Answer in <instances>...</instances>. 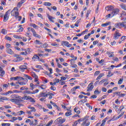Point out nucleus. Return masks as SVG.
Returning a JSON list of instances; mask_svg holds the SVG:
<instances>
[{"mask_svg": "<svg viewBox=\"0 0 126 126\" xmlns=\"http://www.w3.org/2000/svg\"><path fill=\"white\" fill-rule=\"evenodd\" d=\"M120 12V9L119 8H114L112 11L111 12V17H114L115 15H117V14H119Z\"/></svg>", "mask_w": 126, "mask_h": 126, "instance_id": "nucleus-5", "label": "nucleus"}, {"mask_svg": "<svg viewBox=\"0 0 126 126\" xmlns=\"http://www.w3.org/2000/svg\"><path fill=\"white\" fill-rule=\"evenodd\" d=\"M27 66L24 65H22L19 67V69L23 71L25 70V69H27Z\"/></svg>", "mask_w": 126, "mask_h": 126, "instance_id": "nucleus-23", "label": "nucleus"}, {"mask_svg": "<svg viewBox=\"0 0 126 126\" xmlns=\"http://www.w3.org/2000/svg\"><path fill=\"white\" fill-rule=\"evenodd\" d=\"M93 88H94V86H93V83H90L88 86V90L87 91H91Z\"/></svg>", "mask_w": 126, "mask_h": 126, "instance_id": "nucleus-12", "label": "nucleus"}, {"mask_svg": "<svg viewBox=\"0 0 126 126\" xmlns=\"http://www.w3.org/2000/svg\"><path fill=\"white\" fill-rule=\"evenodd\" d=\"M123 81H124V78L120 79V80L118 81V84H122V83H123Z\"/></svg>", "mask_w": 126, "mask_h": 126, "instance_id": "nucleus-40", "label": "nucleus"}, {"mask_svg": "<svg viewBox=\"0 0 126 126\" xmlns=\"http://www.w3.org/2000/svg\"><path fill=\"white\" fill-rule=\"evenodd\" d=\"M38 92H39V90L38 89H36L35 91H32V93H33V94H36V93H38Z\"/></svg>", "mask_w": 126, "mask_h": 126, "instance_id": "nucleus-60", "label": "nucleus"}, {"mask_svg": "<svg viewBox=\"0 0 126 126\" xmlns=\"http://www.w3.org/2000/svg\"><path fill=\"white\" fill-rule=\"evenodd\" d=\"M12 16H15V18L17 19L18 15H19V12H18V8L17 7H14L11 12Z\"/></svg>", "mask_w": 126, "mask_h": 126, "instance_id": "nucleus-2", "label": "nucleus"}, {"mask_svg": "<svg viewBox=\"0 0 126 126\" xmlns=\"http://www.w3.org/2000/svg\"><path fill=\"white\" fill-rule=\"evenodd\" d=\"M109 23H106L105 24H102L101 25V26L102 27H107V26H108V25H109Z\"/></svg>", "mask_w": 126, "mask_h": 126, "instance_id": "nucleus-49", "label": "nucleus"}, {"mask_svg": "<svg viewBox=\"0 0 126 126\" xmlns=\"http://www.w3.org/2000/svg\"><path fill=\"white\" fill-rule=\"evenodd\" d=\"M78 123L79 122H78V120L75 121L74 123L73 126H77V125H78Z\"/></svg>", "mask_w": 126, "mask_h": 126, "instance_id": "nucleus-61", "label": "nucleus"}, {"mask_svg": "<svg viewBox=\"0 0 126 126\" xmlns=\"http://www.w3.org/2000/svg\"><path fill=\"white\" fill-rule=\"evenodd\" d=\"M72 113H71V110L70 111V112H67L65 114V116L66 117H69V116H71Z\"/></svg>", "mask_w": 126, "mask_h": 126, "instance_id": "nucleus-30", "label": "nucleus"}, {"mask_svg": "<svg viewBox=\"0 0 126 126\" xmlns=\"http://www.w3.org/2000/svg\"><path fill=\"white\" fill-rule=\"evenodd\" d=\"M10 13V9L6 12L3 18L4 22H6L8 20V14Z\"/></svg>", "mask_w": 126, "mask_h": 126, "instance_id": "nucleus-10", "label": "nucleus"}, {"mask_svg": "<svg viewBox=\"0 0 126 126\" xmlns=\"http://www.w3.org/2000/svg\"><path fill=\"white\" fill-rule=\"evenodd\" d=\"M53 120H51L48 123V124L46 125V126H51L52 125H53Z\"/></svg>", "mask_w": 126, "mask_h": 126, "instance_id": "nucleus-37", "label": "nucleus"}, {"mask_svg": "<svg viewBox=\"0 0 126 126\" xmlns=\"http://www.w3.org/2000/svg\"><path fill=\"white\" fill-rule=\"evenodd\" d=\"M18 81H20V80H25L26 81V83L28 82V80L27 79L24 78L22 77L17 76V80Z\"/></svg>", "mask_w": 126, "mask_h": 126, "instance_id": "nucleus-16", "label": "nucleus"}, {"mask_svg": "<svg viewBox=\"0 0 126 126\" xmlns=\"http://www.w3.org/2000/svg\"><path fill=\"white\" fill-rule=\"evenodd\" d=\"M87 102V99H84V100H81L78 102L79 105H81L82 103H85Z\"/></svg>", "mask_w": 126, "mask_h": 126, "instance_id": "nucleus-32", "label": "nucleus"}, {"mask_svg": "<svg viewBox=\"0 0 126 126\" xmlns=\"http://www.w3.org/2000/svg\"><path fill=\"white\" fill-rule=\"evenodd\" d=\"M43 5L45 6H51V5H52V3L49 2H44Z\"/></svg>", "mask_w": 126, "mask_h": 126, "instance_id": "nucleus-28", "label": "nucleus"}, {"mask_svg": "<svg viewBox=\"0 0 126 126\" xmlns=\"http://www.w3.org/2000/svg\"><path fill=\"white\" fill-rule=\"evenodd\" d=\"M2 126H10V124L9 123H2L1 124Z\"/></svg>", "mask_w": 126, "mask_h": 126, "instance_id": "nucleus-45", "label": "nucleus"}, {"mask_svg": "<svg viewBox=\"0 0 126 126\" xmlns=\"http://www.w3.org/2000/svg\"><path fill=\"white\" fill-rule=\"evenodd\" d=\"M103 76H104V73L100 74L99 76L96 78V80H99V79H101Z\"/></svg>", "mask_w": 126, "mask_h": 126, "instance_id": "nucleus-27", "label": "nucleus"}, {"mask_svg": "<svg viewBox=\"0 0 126 126\" xmlns=\"http://www.w3.org/2000/svg\"><path fill=\"white\" fill-rule=\"evenodd\" d=\"M111 46H115V45H116V44H117V42H116V41H114L113 42H111L110 43Z\"/></svg>", "mask_w": 126, "mask_h": 126, "instance_id": "nucleus-59", "label": "nucleus"}, {"mask_svg": "<svg viewBox=\"0 0 126 126\" xmlns=\"http://www.w3.org/2000/svg\"><path fill=\"white\" fill-rule=\"evenodd\" d=\"M111 76H113V74H112V72L109 71L108 75H107V77H111Z\"/></svg>", "mask_w": 126, "mask_h": 126, "instance_id": "nucleus-48", "label": "nucleus"}, {"mask_svg": "<svg viewBox=\"0 0 126 126\" xmlns=\"http://www.w3.org/2000/svg\"><path fill=\"white\" fill-rule=\"evenodd\" d=\"M11 80H17V77H13L10 78Z\"/></svg>", "mask_w": 126, "mask_h": 126, "instance_id": "nucleus-57", "label": "nucleus"}, {"mask_svg": "<svg viewBox=\"0 0 126 126\" xmlns=\"http://www.w3.org/2000/svg\"><path fill=\"white\" fill-rule=\"evenodd\" d=\"M123 22L121 23H117L114 25L115 27L116 28H119V29H121V28H123Z\"/></svg>", "mask_w": 126, "mask_h": 126, "instance_id": "nucleus-11", "label": "nucleus"}, {"mask_svg": "<svg viewBox=\"0 0 126 126\" xmlns=\"http://www.w3.org/2000/svg\"><path fill=\"white\" fill-rule=\"evenodd\" d=\"M25 2V1H24V0H21V1L18 3V6L20 7V6H21Z\"/></svg>", "mask_w": 126, "mask_h": 126, "instance_id": "nucleus-29", "label": "nucleus"}, {"mask_svg": "<svg viewBox=\"0 0 126 126\" xmlns=\"http://www.w3.org/2000/svg\"><path fill=\"white\" fill-rule=\"evenodd\" d=\"M13 93H21L22 92L21 91H18L16 90H15L12 91Z\"/></svg>", "mask_w": 126, "mask_h": 126, "instance_id": "nucleus-46", "label": "nucleus"}, {"mask_svg": "<svg viewBox=\"0 0 126 126\" xmlns=\"http://www.w3.org/2000/svg\"><path fill=\"white\" fill-rule=\"evenodd\" d=\"M115 8L112 5L108 6L105 7L106 10L107 11H113Z\"/></svg>", "mask_w": 126, "mask_h": 126, "instance_id": "nucleus-13", "label": "nucleus"}, {"mask_svg": "<svg viewBox=\"0 0 126 126\" xmlns=\"http://www.w3.org/2000/svg\"><path fill=\"white\" fill-rule=\"evenodd\" d=\"M118 96H119V97H125V96H126V94H118Z\"/></svg>", "mask_w": 126, "mask_h": 126, "instance_id": "nucleus-58", "label": "nucleus"}, {"mask_svg": "<svg viewBox=\"0 0 126 126\" xmlns=\"http://www.w3.org/2000/svg\"><path fill=\"white\" fill-rule=\"evenodd\" d=\"M1 33L2 34H4V35H6V34H7V31L2 29L1 31Z\"/></svg>", "mask_w": 126, "mask_h": 126, "instance_id": "nucleus-36", "label": "nucleus"}, {"mask_svg": "<svg viewBox=\"0 0 126 126\" xmlns=\"http://www.w3.org/2000/svg\"><path fill=\"white\" fill-rule=\"evenodd\" d=\"M19 116H21V115H25V113L23 111H20L19 112Z\"/></svg>", "mask_w": 126, "mask_h": 126, "instance_id": "nucleus-50", "label": "nucleus"}, {"mask_svg": "<svg viewBox=\"0 0 126 126\" xmlns=\"http://www.w3.org/2000/svg\"><path fill=\"white\" fill-rule=\"evenodd\" d=\"M18 81H20V80H25L26 81V83L28 82V80L27 79L24 78L22 77L17 76V80Z\"/></svg>", "mask_w": 126, "mask_h": 126, "instance_id": "nucleus-15", "label": "nucleus"}, {"mask_svg": "<svg viewBox=\"0 0 126 126\" xmlns=\"http://www.w3.org/2000/svg\"><path fill=\"white\" fill-rule=\"evenodd\" d=\"M28 109H30V110H31L30 111L32 113H33H33H35V112H36V109H35V107H32L31 106H29L28 107Z\"/></svg>", "mask_w": 126, "mask_h": 126, "instance_id": "nucleus-19", "label": "nucleus"}, {"mask_svg": "<svg viewBox=\"0 0 126 126\" xmlns=\"http://www.w3.org/2000/svg\"><path fill=\"white\" fill-rule=\"evenodd\" d=\"M34 43L36 45H43V43H42L40 40L38 39H36L35 41H34Z\"/></svg>", "mask_w": 126, "mask_h": 126, "instance_id": "nucleus-24", "label": "nucleus"}, {"mask_svg": "<svg viewBox=\"0 0 126 126\" xmlns=\"http://www.w3.org/2000/svg\"><path fill=\"white\" fill-rule=\"evenodd\" d=\"M47 17L50 21H51V22H53V23H55V21H54L53 19H56V18L53 17L49 14H47Z\"/></svg>", "mask_w": 126, "mask_h": 126, "instance_id": "nucleus-14", "label": "nucleus"}, {"mask_svg": "<svg viewBox=\"0 0 126 126\" xmlns=\"http://www.w3.org/2000/svg\"><path fill=\"white\" fill-rule=\"evenodd\" d=\"M125 114V112H122L119 116L117 117V119L119 120L120 118H122V116Z\"/></svg>", "mask_w": 126, "mask_h": 126, "instance_id": "nucleus-41", "label": "nucleus"}, {"mask_svg": "<svg viewBox=\"0 0 126 126\" xmlns=\"http://www.w3.org/2000/svg\"><path fill=\"white\" fill-rule=\"evenodd\" d=\"M17 117H13L12 118L11 120H10V122H12V123H14L15 121H17Z\"/></svg>", "mask_w": 126, "mask_h": 126, "instance_id": "nucleus-39", "label": "nucleus"}, {"mask_svg": "<svg viewBox=\"0 0 126 126\" xmlns=\"http://www.w3.org/2000/svg\"><path fill=\"white\" fill-rule=\"evenodd\" d=\"M12 98H15L16 99H22V100H27V96L22 97L16 94H13L11 95Z\"/></svg>", "mask_w": 126, "mask_h": 126, "instance_id": "nucleus-6", "label": "nucleus"}, {"mask_svg": "<svg viewBox=\"0 0 126 126\" xmlns=\"http://www.w3.org/2000/svg\"><path fill=\"white\" fill-rule=\"evenodd\" d=\"M69 44V42H68V41H63L62 45V46H65V47H67V45Z\"/></svg>", "mask_w": 126, "mask_h": 126, "instance_id": "nucleus-25", "label": "nucleus"}, {"mask_svg": "<svg viewBox=\"0 0 126 126\" xmlns=\"http://www.w3.org/2000/svg\"><path fill=\"white\" fill-rule=\"evenodd\" d=\"M28 30L29 31H32V33L33 34V37H35L36 38H38V39H40L41 38V35L38 34L36 31H35V30L32 28H28Z\"/></svg>", "mask_w": 126, "mask_h": 126, "instance_id": "nucleus-3", "label": "nucleus"}, {"mask_svg": "<svg viewBox=\"0 0 126 126\" xmlns=\"http://www.w3.org/2000/svg\"><path fill=\"white\" fill-rule=\"evenodd\" d=\"M99 73H100V71H96L94 72V76H97L98 74H99Z\"/></svg>", "mask_w": 126, "mask_h": 126, "instance_id": "nucleus-52", "label": "nucleus"}, {"mask_svg": "<svg viewBox=\"0 0 126 126\" xmlns=\"http://www.w3.org/2000/svg\"><path fill=\"white\" fill-rule=\"evenodd\" d=\"M48 94L46 93L41 92L39 94L40 97H43V98H47V97H48Z\"/></svg>", "mask_w": 126, "mask_h": 126, "instance_id": "nucleus-17", "label": "nucleus"}, {"mask_svg": "<svg viewBox=\"0 0 126 126\" xmlns=\"http://www.w3.org/2000/svg\"><path fill=\"white\" fill-rule=\"evenodd\" d=\"M24 29L23 28L21 27L20 29H19L17 31V32H22V31H23Z\"/></svg>", "mask_w": 126, "mask_h": 126, "instance_id": "nucleus-53", "label": "nucleus"}, {"mask_svg": "<svg viewBox=\"0 0 126 126\" xmlns=\"http://www.w3.org/2000/svg\"><path fill=\"white\" fill-rule=\"evenodd\" d=\"M88 117H85L83 118H80L78 120V122L79 124H80L81 122H83V123L81 125V126H90V122H88L86 123L87 121L88 120L87 119Z\"/></svg>", "mask_w": 126, "mask_h": 126, "instance_id": "nucleus-1", "label": "nucleus"}, {"mask_svg": "<svg viewBox=\"0 0 126 126\" xmlns=\"http://www.w3.org/2000/svg\"><path fill=\"white\" fill-rule=\"evenodd\" d=\"M31 74L32 75V77H33L34 78L38 77L37 75H36V73H35L34 72L32 71L31 72Z\"/></svg>", "mask_w": 126, "mask_h": 126, "instance_id": "nucleus-31", "label": "nucleus"}, {"mask_svg": "<svg viewBox=\"0 0 126 126\" xmlns=\"http://www.w3.org/2000/svg\"><path fill=\"white\" fill-rule=\"evenodd\" d=\"M56 72L57 73L62 72V70H60L58 68H56Z\"/></svg>", "mask_w": 126, "mask_h": 126, "instance_id": "nucleus-64", "label": "nucleus"}, {"mask_svg": "<svg viewBox=\"0 0 126 126\" xmlns=\"http://www.w3.org/2000/svg\"><path fill=\"white\" fill-rule=\"evenodd\" d=\"M61 80H60V81H61L62 80H66V78H65V77L64 76H62L61 77Z\"/></svg>", "mask_w": 126, "mask_h": 126, "instance_id": "nucleus-62", "label": "nucleus"}, {"mask_svg": "<svg viewBox=\"0 0 126 126\" xmlns=\"http://www.w3.org/2000/svg\"><path fill=\"white\" fill-rule=\"evenodd\" d=\"M14 86H15V89H19V85H18V84L16 83H15V85H14Z\"/></svg>", "mask_w": 126, "mask_h": 126, "instance_id": "nucleus-43", "label": "nucleus"}, {"mask_svg": "<svg viewBox=\"0 0 126 126\" xmlns=\"http://www.w3.org/2000/svg\"><path fill=\"white\" fill-rule=\"evenodd\" d=\"M17 84H19L20 85H26V81L25 82H17Z\"/></svg>", "mask_w": 126, "mask_h": 126, "instance_id": "nucleus-26", "label": "nucleus"}, {"mask_svg": "<svg viewBox=\"0 0 126 126\" xmlns=\"http://www.w3.org/2000/svg\"><path fill=\"white\" fill-rule=\"evenodd\" d=\"M5 39H6V40H7V41H11V40H12L11 37H10L9 36H6Z\"/></svg>", "mask_w": 126, "mask_h": 126, "instance_id": "nucleus-55", "label": "nucleus"}, {"mask_svg": "<svg viewBox=\"0 0 126 126\" xmlns=\"http://www.w3.org/2000/svg\"><path fill=\"white\" fill-rule=\"evenodd\" d=\"M122 41H125V40H126V36H123L121 37Z\"/></svg>", "mask_w": 126, "mask_h": 126, "instance_id": "nucleus-63", "label": "nucleus"}, {"mask_svg": "<svg viewBox=\"0 0 126 126\" xmlns=\"http://www.w3.org/2000/svg\"><path fill=\"white\" fill-rule=\"evenodd\" d=\"M33 94V92L30 91H25L24 92V94Z\"/></svg>", "mask_w": 126, "mask_h": 126, "instance_id": "nucleus-33", "label": "nucleus"}, {"mask_svg": "<svg viewBox=\"0 0 126 126\" xmlns=\"http://www.w3.org/2000/svg\"><path fill=\"white\" fill-rule=\"evenodd\" d=\"M4 74V70H2V68L0 66V76H1V77H2Z\"/></svg>", "mask_w": 126, "mask_h": 126, "instance_id": "nucleus-21", "label": "nucleus"}, {"mask_svg": "<svg viewBox=\"0 0 126 126\" xmlns=\"http://www.w3.org/2000/svg\"><path fill=\"white\" fill-rule=\"evenodd\" d=\"M121 8H122V9H124V10H126V5L125 4H122L120 5Z\"/></svg>", "mask_w": 126, "mask_h": 126, "instance_id": "nucleus-35", "label": "nucleus"}, {"mask_svg": "<svg viewBox=\"0 0 126 126\" xmlns=\"http://www.w3.org/2000/svg\"><path fill=\"white\" fill-rule=\"evenodd\" d=\"M6 52L7 53V54H9V55H13V54H14L13 51H12V50H11L10 48L6 49Z\"/></svg>", "mask_w": 126, "mask_h": 126, "instance_id": "nucleus-18", "label": "nucleus"}, {"mask_svg": "<svg viewBox=\"0 0 126 126\" xmlns=\"http://www.w3.org/2000/svg\"><path fill=\"white\" fill-rule=\"evenodd\" d=\"M55 122L58 125L59 124H63V123L65 122V119H62V117H59L56 120H55Z\"/></svg>", "mask_w": 126, "mask_h": 126, "instance_id": "nucleus-8", "label": "nucleus"}, {"mask_svg": "<svg viewBox=\"0 0 126 126\" xmlns=\"http://www.w3.org/2000/svg\"><path fill=\"white\" fill-rule=\"evenodd\" d=\"M51 46H53V47H59V44H57V43H52Z\"/></svg>", "mask_w": 126, "mask_h": 126, "instance_id": "nucleus-54", "label": "nucleus"}, {"mask_svg": "<svg viewBox=\"0 0 126 126\" xmlns=\"http://www.w3.org/2000/svg\"><path fill=\"white\" fill-rule=\"evenodd\" d=\"M30 31H31V30H30V31L28 30V31L26 33V36H27V37H30V33H29Z\"/></svg>", "mask_w": 126, "mask_h": 126, "instance_id": "nucleus-44", "label": "nucleus"}, {"mask_svg": "<svg viewBox=\"0 0 126 126\" xmlns=\"http://www.w3.org/2000/svg\"><path fill=\"white\" fill-rule=\"evenodd\" d=\"M23 76L25 78H28V79H29V80H32L33 79L31 76H28V75L24 74Z\"/></svg>", "mask_w": 126, "mask_h": 126, "instance_id": "nucleus-22", "label": "nucleus"}, {"mask_svg": "<svg viewBox=\"0 0 126 126\" xmlns=\"http://www.w3.org/2000/svg\"><path fill=\"white\" fill-rule=\"evenodd\" d=\"M100 93H101V92H99V91L98 90H96L94 92V94H95V95H97L98 94H100Z\"/></svg>", "mask_w": 126, "mask_h": 126, "instance_id": "nucleus-47", "label": "nucleus"}, {"mask_svg": "<svg viewBox=\"0 0 126 126\" xmlns=\"http://www.w3.org/2000/svg\"><path fill=\"white\" fill-rule=\"evenodd\" d=\"M90 12H91V10H89L87 11V14L86 15V17H88V16H89V14L90 13Z\"/></svg>", "mask_w": 126, "mask_h": 126, "instance_id": "nucleus-51", "label": "nucleus"}, {"mask_svg": "<svg viewBox=\"0 0 126 126\" xmlns=\"http://www.w3.org/2000/svg\"><path fill=\"white\" fill-rule=\"evenodd\" d=\"M117 120H118V118L116 117V116H114L113 118L109 120V122H114V121H117Z\"/></svg>", "mask_w": 126, "mask_h": 126, "instance_id": "nucleus-34", "label": "nucleus"}, {"mask_svg": "<svg viewBox=\"0 0 126 126\" xmlns=\"http://www.w3.org/2000/svg\"><path fill=\"white\" fill-rule=\"evenodd\" d=\"M15 57L17 58L16 60H14V62L15 63H17V62H21V61H23L24 59L22 58L20 55L16 54Z\"/></svg>", "mask_w": 126, "mask_h": 126, "instance_id": "nucleus-9", "label": "nucleus"}, {"mask_svg": "<svg viewBox=\"0 0 126 126\" xmlns=\"http://www.w3.org/2000/svg\"><path fill=\"white\" fill-rule=\"evenodd\" d=\"M39 59L40 57L37 55H34L32 58V61H34V62H36V60H39Z\"/></svg>", "mask_w": 126, "mask_h": 126, "instance_id": "nucleus-20", "label": "nucleus"}, {"mask_svg": "<svg viewBox=\"0 0 126 126\" xmlns=\"http://www.w3.org/2000/svg\"><path fill=\"white\" fill-rule=\"evenodd\" d=\"M10 102H12V103H15V104H16V105H20V103L22 102H23V100L22 99H15V98H11L10 99Z\"/></svg>", "mask_w": 126, "mask_h": 126, "instance_id": "nucleus-4", "label": "nucleus"}, {"mask_svg": "<svg viewBox=\"0 0 126 126\" xmlns=\"http://www.w3.org/2000/svg\"><path fill=\"white\" fill-rule=\"evenodd\" d=\"M121 36H122V34L120 32H119V30H116L115 32V34H114L113 36V38L114 39V40H117L119 39V37H121Z\"/></svg>", "mask_w": 126, "mask_h": 126, "instance_id": "nucleus-7", "label": "nucleus"}, {"mask_svg": "<svg viewBox=\"0 0 126 126\" xmlns=\"http://www.w3.org/2000/svg\"><path fill=\"white\" fill-rule=\"evenodd\" d=\"M6 49H11V45L9 43H6Z\"/></svg>", "mask_w": 126, "mask_h": 126, "instance_id": "nucleus-38", "label": "nucleus"}, {"mask_svg": "<svg viewBox=\"0 0 126 126\" xmlns=\"http://www.w3.org/2000/svg\"><path fill=\"white\" fill-rule=\"evenodd\" d=\"M123 28H124V29H125V30H126V20H125V22H123Z\"/></svg>", "mask_w": 126, "mask_h": 126, "instance_id": "nucleus-42", "label": "nucleus"}, {"mask_svg": "<svg viewBox=\"0 0 126 126\" xmlns=\"http://www.w3.org/2000/svg\"><path fill=\"white\" fill-rule=\"evenodd\" d=\"M47 47H48V44H47V43H44L41 46V47H42V48H47Z\"/></svg>", "mask_w": 126, "mask_h": 126, "instance_id": "nucleus-56", "label": "nucleus"}]
</instances>
